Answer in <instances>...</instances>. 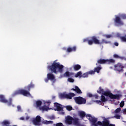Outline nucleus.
I'll use <instances>...</instances> for the list:
<instances>
[{"label": "nucleus", "mask_w": 126, "mask_h": 126, "mask_svg": "<svg viewBox=\"0 0 126 126\" xmlns=\"http://www.w3.org/2000/svg\"><path fill=\"white\" fill-rule=\"evenodd\" d=\"M89 74L88 72L82 74V77H83L84 78H85V77H88Z\"/></svg>", "instance_id": "30"}, {"label": "nucleus", "mask_w": 126, "mask_h": 126, "mask_svg": "<svg viewBox=\"0 0 126 126\" xmlns=\"http://www.w3.org/2000/svg\"><path fill=\"white\" fill-rule=\"evenodd\" d=\"M63 75L64 77H70L67 79V81H68V82H71V83H73V82H74V79L71 78L74 76V73L66 71Z\"/></svg>", "instance_id": "7"}, {"label": "nucleus", "mask_w": 126, "mask_h": 126, "mask_svg": "<svg viewBox=\"0 0 126 126\" xmlns=\"http://www.w3.org/2000/svg\"><path fill=\"white\" fill-rule=\"evenodd\" d=\"M114 22L115 23V25H123V21H122V20H121V17L119 16H116L115 17V19H114Z\"/></svg>", "instance_id": "15"}, {"label": "nucleus", "mask_w": 126, "mask_h": 126, "mask_svg": "<svg viewBox=\"0 0 126 126\" xmlns=\"http://www.w3.org/2000/svg\"><path fill=\"white\" fill-rule=\"evenodd\" d=\"M115 119H117L118 120H120V119H121V116L119 115H116L115 116Z\"/></svg>", "instance_id": "38"}, {"label": "nucleus", "mask_w": 126, "mask_h": 126, "mask_svg": "<svg viewBox=\"0 0 126 126\" xmlns=\"http://www.w3.org/2000/svg\"><path fill=\"white\" fill-rule=\"evenodd\" d=\"M54 107H55V111H58V112H60L63 110V105H62V104H59L58 102L54 103Z\"/></svg>", "instance_id": "14"}, {"label": "nucleus", "mask_w": 126, "mask_h": 126, "mask_svg": "<svg viewBox=\"0 0 126 126\" xmlns=\"http://www.w3.org/2000/svg\"><path fill=\"white\" fill-rule=\"evenodd\" d=\"M31 88H34V84L32 83H31L27 87L28 91L23 89L17 90L12 94V96H14L19 94L23 95V96H30V93H29V91H30Z\"/></svg>", "instance_id": "4"}, {"label": "nucleus", "mask_w": 126, "mask_h": 126, "mask_svg": "<svg viewBox=\"0 0 126 126\" xmlns=\"http://www.w3.org/2000/svg\"><path fill=\"white\" fill-rule=\"evenodd\" d=\"M96 103H101V101L100 100H96Z\"/></svg>", "instance_id": "47"}, {"label": "nucleus", "mask_w": 126, "mask_h": 126, "mask_svg": "<svg viewBox=\"0 0 126 126\" xmlns=\"http://www.w3.org/2000/svg\"><path fill=\"white\" fill-rule=\"evenodd\" d=\"M104 37H106L107 39H109V38H112L113 36L111 34H105Z\"/></svg>", "instance_id": "32"}, {"label": "nucleus", "mask_w": 126, "mask_h": 126, "mask_svg": "<svg viewBox=\"0 0 126 126\" xmlns=\"http://www.w3.org/2000/svg\"><path fill=\"white\" fill-rule=\"evenodd\" d=\"M65 122L67 125H72V123H73V125L75 126H80V124L79 123V119L78 118H73L72 117L69 115L67 116L65 118Z\"/></svg>", "instance_id": "5"}, {"label": "nucleus", "mask_w": 126, "mask_h": 126, "mask_svg": "<svg viewBox=\"0 0 126 126\" xmlns=\"http://www.w3.org/2000/svg\"><path fill=\"white\" fill-rule=\"evenodd\" d=\"M72 67H73V70H74V71H78V70H79V69H80L81 68V65H80L78 64H74L72 66Z\"/></svg>", "instance_id": "18"}, {"label": "nucleus", "mask_w": 126, "mask_h": 126, "mask_svg": "<svg viewBox=\"0 0 126 126\" xmlns=\"http://www.w3.org/2000/svg\"><path fill=\"white\" fill-rule=\"evenodd\" d=\"M17 108L18 112H21V107L20 106H18Z\"/></svg>", "instance_id": "40"}, {"label": "nucleus", "mask_w": 126, "mask_h": 126, "mask_svg": "<svg viewBox=\"0 0 126 126\" xmlns=\"http://www.w3.org/2000/svg\"><path fill=\"white\" fill-rule=\"evenodd\" d=\"M102 95L104 96H108L110 99H116V100H120V98L121 97V95L120 94H114L109 91L103 92Z\"/></svg>", "instance_id": "6"}, {"label": "nucleus", "mask_w": 126, "mask_h": 126, "mask_svg": "<svg viewBox=\"0 0 126 126\" xmlns=\"http://www.w3.org/2000/svg\"><path fill=\"white\" fill-rule=\"evenodd\" d=\"M75 51H76V46L68 47L67 49V52H68V53H70L71 52H75Z\"/></svg>", "instance_id": "19"}, {"label": "nucleus", "mask_w": 126, "mask_h": 126, "mask_svg": "<svg viewBox=\"0 0 126 126\" xmlns=\"http://www.w3.org/2000/svg\"><path fill=\"white\" fill-rule=\"evenodd\" d=\"M88 73L89 74H95V71L94 70H90L89 72H88Z\"/></svg>", "instance_id": "34"}, {"label": "nucleus", "mask_w": 126, "mask_h": 126, "mask_svg": "<svg viewBox=\"0 0 126 126\" xmlns=\"http://www.w3.org/2000/svg\"><path fill=\"white\" fill-rule=\"evenodd\" d=\"M75 92L77 93V94H82V92L81 91V90L79 89V88L77 86H75Z\"/></svg>", "instance_id": "21"}, {"label": "nucleus", "mask_w": 126, "mask_h": 126, "mask_svg": "<svg viewBox=\"0 0 126 126\" xmlns=\"http://www.w3.org/2000/svg\"><path fill=\"white\" fill-rule=\"evenodd\" d=\"M120 107L121 108H123V107H124L125 106V101H122L121 103H120Z\"/></svg>", "instance_id": "37"}, {"label": "nucleus", "mask_w": 126, "mask_h": 126, "mask_svg": "<svg viewBox=\"0 0 126 126\" xmlns=\"http://www.w3.org/2000/svg\"><path fill=\"white\" fill-rule=\"evenodd\" d=\"M122 109L121 108H118L117 109H116L115 111V113H116V114H117V113H120V111H121Z\"/></svg>", "instance_id": "33"}, {"label": "nucleus", "mask_w": 126, "mask_h": 126, "mask_svg": "<svg viewBox=\"0 0 126 126\" xmlns=\"http://www.w3.org/2000/svg\"><path fill=\"white\" fill-rule=\"evenodd\" d=\"M114 69L119 72H124V66L121 63H118L114 65Z\"/></svg>", "instance_id": "11"}, {"label": "nucleus", "mask_w": 126, "mask_h": 126, "mask_svg": "<svg viewBox=\"0 0 126 126\" xmlns=\"http://www.w3.org/2000/svg\"><path fill=\"white\" fill-rule=\"evenodd\" d=\"M74 100L76 104H78V105H84V104H86V98H84L82 96L75 97H74Z\"/></svg>", "instance_id": "9"}, {"label": "nucleus", "mask_w": 126, "mask_h": 126, "mask_svg": "<svg viewBox=\"0 0 126 126\" xmlns=\"http://www.w3.org/2000/svg\"><path fill=\"white\" fill-rule=\"evenodd\" d=\"M87 119L90 121L91 123H92L93 126H110L111 125L110 124V121H109L108 119L105 118L102 122L100 121H98L97 122V121L98 120V119L95 118L94 117H93L91 116V115H88L86 116Z\"/></svg>", "instance_id": "1"}, {"label": "nucleus", "mask_w": 126, "mask_h": 126, "mask_svg": "<svg viewBox=\"0 0 126 126\" xmlns=\"http://www.w3.org/2000/svg\"><path fill=\"white\" fill-rule=\"evenodd\" d=\"M109 68H110V69H113V67L112 66L109 67Z\"/></svg>", "instance_id": "50"}, {"label": "nucleus", "mask_w": 126, "mask_h": 126, "mask_svg": "<svg viewBox=\"0 0 126 126\" xmlns=\"http://www.w3.org/2000/svg\"><path fill=\"white\" fill-rule=\"evenodd\" d=\"M125 97H126V95H125Z\"/></svg>", "instance_id": "53"}, {"label": "nucleus", "mask_w": 126, "mask_h": 126, "mask_svg": "<svg viewBox=\"0 0 126 126\" xmlns=\"http://www.w3.org/2000/svg\"><path fill=\"white\" fill-rule=\"evenodd\" d=\"M75 94L73 93H70L68 94H61L62 98H66V99H72V97H74Z\"/></svg>", "instance_id": "12"}, {"label": "nucleus", "mask_w": 126, "mask_h": 126, "mask_svg": "<svg viewBox=\"0 0 126 126\" xmlns=\"http://www.w3.org/2000/svg\"><path fill=\"white\" fill-rule=\"evenodd\" d=\"M123 19H126V15H123L122 16Z\"/></svg>", "instance_id": "43"}, {"label": "nucleus", "mask_w": 126, "mask_h": 126, "mask_svg": "<svg viewBox=\"0 0 126 126\" xmlns=\"http://www.w3.org/2000/svg\"><path fill=\"white\" fill-rule=\"evenodd\" d=\"M75 77H76V78L80 77V78H81V77H82V72H81V71L78 72L75 75Z\"/></svg>", "instance_id": "24"}, {"label": "nucleus", "mask_w": 126, "mask_h": 126, "mask_svg": "<svg viewBox=\"0 0 126 126\" xmlns=\"http://www.w3.org/2000/svg\"><path fill=\"white\" fill-rule=\"evenodd\" d=\"M20 120H21L22 121H24V117H22L20 118Z\"/></svg>", "instance_id": "46"}, {"label": "nucleus", "mask_w": 126, "mask_h": 126, "mask_svg": "<svg viewBox=\"0 0 126 126\" xmlns=\"http://www.w3.org/2000/svg\"><path fill=\"white\" fill-rule=\"evenodd\" d=\"M93 97H94V98L96 99H98L99 96H98V94H94L93 96Z\"/></svg>", "instance_id": "42"}, {"label": "nucleus", "mask_w": 126, "mask_h": 126, "mask_svg": "<svg viewBox=\"0 0 126 126\" xmlns=\"http://www.w3.org/2000/svg\"><path fill=\"white\" fill-rule=\"evenodd\" d=\"M48 69L51 70L52 72H54L57 74L58 72H60V73H63V65H61L60 63L56 62L55 61L51 65H48L47 66Z\"/></svg>", "instance_id": "3"}, {"label": "nucleus", "mask_w": 126, "mask_h": 126, "mask_svg": "<svg viewBox=\"0 0 126 126\" xmlns=\"http://www.w3.org/2000/svg\"><path fill=\"white\" fill-rule=\"evenodd\" d=\"M32 123L34 126H41V117L36 116L35 119L32 120Z\"/></svg>", "instance_id": "13"}, {"label": "nucleus", "mask_w": 126, "mask_h": 126, "mask_svg": "<svg viewBox=\"0 0 126 126\" xmlns=\"http://www.w3.org/2000/svg\"><path fill=\"white\" fill-rule=\"evenodd\" d=\"M91 39L89 40L88 38H86L83 40L84 43L88 42V44L90 46L95 44V45H103V44H111V41H108L104 39H101V42L97 38V37L93 36L91 37Z\"/></svg>", "instance_id": "2"}, {"label": "nucleus", "mask_w": 126, "mask_h": 126, "mask_svg": "<svg viewBox=\"0 0 126 126\" xmlns=\"http://www.w3.org/2000/svg\"><path fill=\"white\" fill-rule=\"evenodd\" d=\"M39 110H41V111H48V110H50V108L48 107H47V106H44L41 107H39Z\"/></svg>", "instance_id": "23"}, {"label": "nucleus", "mask_w": 126, "mask_h": 126, "mask_svg": "<svg viewBox=\"0 0 126 126\" xmlns=\"http://www.w3.org/2000/svg\"><path fill=\"white\" fill-rule=\"evenodd\" d=\"M110 126H116L115 125L111 124Z\"/></svg>", "instance_id": "49"}, {"label": "nucleus", "mask_w": 126, "mask_h": 126, "mask_svg": "<svg viewBox=\"0 0 126 126\" xmlns=\"http://www.w3.org/2000/svg\"><path fill=\"white\" fill-rule=\"evenodd\" d=\"M101 69H102V67L100 65L99 66L96 67L94 68V72H97V73H99Z\"/></svg>", "instance_id": "22"}, {"label": "nucleus", "mask_w": 126, "mask_h": 126, "mask_svg": "<svg viewBox=\"0 0 126 126\" xmlns=\"http://www.w3.org/2000/svg\"><path fill=\"white\" fill-rule=\"evenodd\" d=\"M36 105L37 107H40L42 106V101L41 100H37L36 101Z\"/></svg>", "instance_id": "28"}, {"label": "nucleus", "mask_w": 126, "mask_h": 126, "mask_svg": "<svg viewBox=\"0 0 126 126\" xmlns=\"http://www.w3.org/2000/svg\"><path fill=\"white\" fill-rule=\"evenodd\" d=\"M100 100L102 102H106V101H108V99L105 97V96L102 95L101 97L100 98Z\"/></svg>", "instance_id": "29"}, {"label": "nucleus", "mask_w": 126, "mask_h": 126, "mask_svg": "<svg viewBox=\"0 0 126 126\" xmlns=\"http://www.w3.org/2000/svg\"><path fill=\"white\" fill-rule=\"evenodd\" d=\"M47 77L45 79H44L45 82H48L49 80H51V81H53L54 83L56 82V77L55 76V75L53 74L52 73H49L47 75Z\"/></svg>", "instance_id": "10"}, {"label": "nucleus", "mask_w": 126, "mask_h": 126, "mask_svg": "<svg viewBox=\"0 0 126 126\" xmlns=\"http://www.w3.org/2000/svg\"><path fill=\"white\" fill-rule=\"evenodd\" d=\"M119 37L122 42L126 43V34L125 36H120Z\"/></svg>", "instance_id": "25"}, {"label": "nucleus", "mask_w": 126, "mask_h": 126, "mask_svg": "<svg viewBox=\"0 0 126 126\" xmlns=\"http://www.w3.org/2000/svg\"><path fill=\"white\" fill-rule=\"evenodd\" d=\"M122 111H123V114H125L126 115V108L123 109Z\"/></svg>", "instance_id": "44"}, {"label": "nucleus", "mask_w": 126, "mask_h": 126, "mask_svg": "<svg viewBox=\"0 0 126 126\" xmlns=\"http://www.w3.org/2000/svg\"><path fill=\"white\" fill-rule=\"evenodd\" d=\"M88 115L90 114H87L86 115V113H85V112L84 111H79L78 112V116L81 118L83 119V118H85V117H87Z\"/></svg>", "instance_id": "17"}, {"label": "nucleus", "mask_w": 126, "mask_h": 126, "mask_svg": "<svg viewBox=\"0 0 126 126\" xmlns=\"http://www.w3.org/2000/svg\"><path fill=\"white\" fill-rule=\"evenodd\" d=\"M0 102L4 103V104H7L8 106H11L12 105V98H10L9 100L5 99V97L3 94L0 95Z\"/></svg>", "instance_id": "8"}, {"label": "nucleus", "mask_w": 126, "mask_h": 126, "mask_svg": "<svg viewBox=\"0 0 126 126\" xmlns=\"http://www.w3.org/2000/svg\"><path fill=\"white\" fill-rule=\"evenodd\" d=\"M71 90H72L73 91H75V89L72 88V89H71Z\"/></svg>", "instance_id": "48"}, {"label": "nucleus", "mask_w": 126, "mask_h": 126, "mask_svg": "<svg viewBox=\"0 0 126 126\" xmlns=\"http://www.w3.org/2000/svg\"><path fill=\"white\" fill-rule=\"evenodd\" d=\"M66 108L67 110H68V111H71V110H72V107L70 106H66Z\"/></svg>", "instance_id": "35"}, {"label": "nucleus", "mask_w": 126, "mask_h": 126, "mask_svg": "<svg viewBox=\"0 0 126 126\" xmlns=\"http://www.w3.org/2000/svg\"><path fill=\"white\" fill-rule=\"evenodd\" d=\"M43 124H44L45 125H50V124H54V122L52 121H43Z\"/></svg>", "instance_id": "27"}, {"label": "nucleus", "mask_w": 126, "mask_h": 126, "mask_svg": "<svg viewBox=\"0 0 126 126\" xmlns=\"http://www.w3.org/2000/svg\"><path fill=\"white\" fill-rule=\"evenodd\" d=\"M56 126H63V125L62 123H57Z\"/></svg>", "instance_id": "39"}, {"label": "nucleus", "mask_w": 126, "mask_h": 126, "mask_svg": "<svg viewBox=\"0 0 126 126\" xmlns=\"http://www.w3.org/2000/svg\"><path fill=\"white\" fill-rule=\"evenodd\" d=\"M116 61L114 59H106V63L107 64H110V63H115Z\"/></svg>", "instance_id": "20"}, {"label": "nucleus", "mask_w": 126, "mask_h": 126, "mask_svg": "<svg viewBox=\"0 0 126 126\" xmlns=\"http://www.w3.org/2000/svg\"><path fill=\"white\" fill-rule=\"evenodd\" d=\"M114 45H115V46H116V47H118V46H119V43H118V42H115V43H114Z\"/></svg>", "instance_id": "45"}, {"label": "nucleus", "mask_w": 126, "mask_h": 126, "mask_svg": "<svg viewBox=\"0 0 126 126\" xmlns=\"http://www.w3.org/2000/svg\"><path fill=\"white\" fill-rule=\"evenodd\" d=\"M113 58L114 59H119L120 56L118 55V54H114Z\"/></svg>", "instance_id": "36"}, {"label": "nucleus", "mask_w": 126, "mask_h": 126, "mask_svg": "<svg viewBox=\"0 0 126 126\" xmlns=\"http://www.w3.org/2000/svg\"><path fill=\"white\" fill-rule=\"evenodd\" d=\"M87 95L88 97H93V94H92L89 93Z\"/></svg>", "instance_id": "41"}, {"label": "nucleus", "mask_w": 126, "mask_h": 126, "mask_svg": "<svg viewBox=\"0 0 126 126\" xmlns=\"http://www.w3.org/2000/svg\"><path fill=\"white\" fill-rule=\"evenodd\" d=\"M53 99H55V98H56V96H53Z\"/></svg>", "instance_id": "51"}, {"label": "nucleus", "mask_w": 126, "mask_h": 126, "mask_svg": "<svg viewBox=\"0 0 126 126\" xmlns=\"http://www.w3.org/2000/svg\"><path fill=\"white\" fill-rule=\"evenodd\" d=\"M97 93H98V94H103V93H104V89H102L101 87H99L98 90L97 91Z\"/></svg>", "instance_id": "26"}, {"label": "nucleus", "mask_w": 126, "mask_h": 126, "mask_svg": "<svg viewBox=\"0 0 126 126\" xmlns=\"http://www.w3.org/2000/svg\"><path fill=\"white\" fill-rule=\"evenodd\" d=\"M45 104H46V107H48V108L50 107V104H51V101L48 100L45 102Z\"/></svg>", "instance_id": "31"}, {"label": "nucleus", "mask_w": 126, "mask_h": 126, "mask_svg": "<svg viewBox=\"0 0 126 126\" xmlns=\"http://www.w3.org/2000/svg\"><path fill=\"white\" fill-rule=\"evenodd\" d=\"M106 63H107V59H100L97 60V63L95 64L96 65H98V64H105Z\"/></svg>", "instance_id": "16"}, {"label": "nucleus", "mask_w": 126, "mask_h": 126, "mask_svg": "<svg viewBox=\"0 0 126 126\" xmlns=\"http://www.w3.org/2000/svg\"><path fill=\"white\" fill-rule=\"evenodd\" d=\"M69 69H70V70H71V69H72V68L71 67V68H69Z\"/></svg>", "instance_id": "52"}]
</instances>
